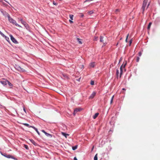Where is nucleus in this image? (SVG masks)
I'll return each instance as SVG.
<instances>
[{"mask_svg":"<svg viewBox=\"0 0 160 160\" xmlns=\"http://www.w3.org/2000/svg\"><path fill=\"white\" fill-rule=\"evenodd\" d=\"M119 11V9H117L116 10H115V12H117V11Z\"/></svg>","mask_w":160,"mask_h":160,"instance_id":"nucleus-45","label":"nucleus"},{"mask_svg":"<svg viewBox=\"0 0 160 160\" xmlns=\"http://www.w3.org/2000/svg\"><path fill=\"white\" fill-rule=\"evenodd\" d=\"M149 3L148 4V6H147V7L146 9H147V8H148V6H149Z\"/></svg>","mask_w":160,"mask_h":160,"instance_id":"nucleus-46","label":"nucleus"},{"mask_svg":"<svg viewBox=\"0 0 160 160\" xmlns=\"http://www.w3.org/2000/svg\"><path fill=\"white\" fill-rule=\"evenodd\" d=\"M114 97V96H113L112 97V98H111V102H110V103L111 104H112V102Z\"/></svg>","mask_w":160,"mask_h":160,"instance_id":"nucleus-26","label":"nucleus"},{"mask_svg":"<svg viewBox=\"0 0 160 160\" xmlns=\"http://www.w3.org/2000/svg\"><path fill=\"white\" fill-rule=\"evenodd\" d=\"M77 40L78 41V43L80 44H82V42L81 41V39H79L78 38H77Z\"/></svg>","mask_w":160,"mask_h":160,"instance_id":"nucleus-15","label":"nucleus"},{"mask_svg":"<svg viewBox=\"0 0 160 160\" xmlns=\"http://www.w3.org/2000/svg\"><path fill=\"white\" fill-rule=\"evenodd\" d=\"M24 147L27 150H28L29 149L28 146L26 145H24Z\"/></svg>","mask_w":160,"mask_h":160,"instance_id":"nucleus-25","label":"nucleus"},{"mask_svg":"<svg viewBox=\"0 0 160 160\" xmlns=\"http://www.w3.org/2000/svg\"><path fill=\"white\" fill-rule=\"evenodd\" d=\"M6 16L8 17V20L10 23H12V24L15 25L16 26L22 28V27L21 26H20L16 23V21L15 20H14L13 19L10 17L9 15L7 13L6 14Z\"/></svg>","mask_w":160,"mask_h":160,"instance_id":"nucleus-1","label":"nucleus"},{"mask_svg":"<svg viewBox=\"0 0 160 160\" xmlns=\"http://www.w3.org/2000/svg\"><path fill=\"white\" fill-rule=\"evenodd\" d=\"M122 90H126V89L125 88H122Z\"/></svg>","mask_w":160,"mask_h":160,"instance_id":"nucleus-48","label":"nucleus"},{"mask_svg":"<svg viewBox=\"0 0 160 160\" xmlns=\"http://www.w3.org/2000/svg\"><path fill=\"white\" fill-rule=\"evenodd\" d=\"M0 34L2 36H4V35L0 31Z\"/></svg>","mask_w":160,"mask_h":160,"instance_id":"nucleus-36","label":"nucleus"},{"mask_svg":"<svg viewBox=\"0 0 160 160\" xmlns=\"http://www.w3.org/2000/svg\"><path fill=\"white\" fill-rule=\"evenodd\" d=\"M69 17L71 20H72L73 19V15L70 14L69 15Z\"/></svg>","mask_w":160,"mask_h":160,"instance_id":"nucleus-21","label":"nucleus"},{"mask_svg":"<svg viewBox=\"0 0 160 160\" xmlns=\"http://www.w3.org/2000/svg\"><path fill=\"white\" fill-rule=\"evenodd\" d=\"M29 127H31V128H33L35 130H37V128H36L35 127H34V126H30Z\"/></svg>","mask_w":160,"mask_h":160,"instance_id":"nucleus-30","label":"nucleus"},{"mask_svg":"<svg viewBox=\"0 0 160 160\" xmlns=\"http://www.w3.org/2000/svg\"><path fill=\"white\" fill-rule=\"evenodd\" d=\"M129 36V34H128L127 36V37H126V40H125V41L127 42V40H128V37Z\"/></svg>","mask_w":160,"mask_h":160,"instance_id":"nucleus-32","label":"nucleus"},{"mask_svg":"<svg viewBox=\"0 0 160 160\" xmlns=\"http://www.w3.org/2000/svg\"><path fill=\"white\" fill-rule=\"evenodd\" d=\"M0 82L2 85H3L4 86H5L7 84L8 81L5 80L3 81H1Z\"/></svg>","mask_w":160,"mask_h":160,"instance_id":"nucleus-8","label":"nucleus"},{"mask_svg":"<svg viewBox=\"0 0 160 160\" xmlns=\"http://www.w3.org/2000/svg\"><path fill=\"white\" fill-rule=\"evenodd\" d=\"M90 66L91 67L93 68L95 66V63L92 62L90 64Z\"/></svg>","mask_w":160,"mask_h":160,"instance_id":"nucleus-16","label":"nucleus"},{"mask_svg":"<svg viewBox=\"0 0 160 160\" xmlns=\"http://www.w3.org/2000/svg\"><path fill=\"white\" fill-rule=\"evenodd\" d=\"M0 34L2 36H4V35L0 31Z\"/></svg>","mask_w":160,"mask_h":160,"instance_id":"nucleus-37","label":"nucleus"},{"mask_svg":"<svg viewBox=\"0 0 160 160\" xmlns=\"http://www.w3.org/2000/svg\"><path fill=\"white\" fill-rule=\"evenodd\" d=\"M23 110H24V112L26 113V110H25V108L24 107H23Z\"/></svg>","mask_w":160,"mask_h":160,"instance_id":"nucleus-43","label":"nucleus"},{"mask_svg":"<svg viewBox=\"0 0 160 160\" xmlns=\"http://www.w3.org/2000/svg\"><path fill=\"white\" fill-rule=\"evenodd\" d=\"M98 37H95L94 38V41H97L98 40Z\"/></svg>","mask_w":160,"mask_h":160,"instance_id":"nucleus-34","label":"nucleus"},{"mask_svg":"<svg viewBox=\"0 0 160 160\" xmlns=\"http://www.w3.org/2000/svg\"><path fill=\"white\" fill-rule=\"evenodd\" d=\"M96 94V92H93L89 97V99H92Z\"/></svg>","mask_w":160,"mask_h":160,"instance_id":"nucleus-7","label":"nucleus"},{"mask_svg":"<svg viewBox=\"0 0 160 160\" xmlns=\"http://www.w3.org/2000/svg\"><path fill=\"white\" fill-rule=\"evenodd\" d=\"M119 70H117V72H116V75H117V76H118V74H119Z\"/></svg>","mask_w":160,"mask_h":160,"instance_id":"nucleus-31","label":"nucleus"},{"mask_svg":"<svg viewBox=\"0 0 160 160\" xmlns=\"http://www.w3.org/2000/svg\"><path fill=\"white\" fill-rule=\"evenodd\" d=\"M74 160H78L77 158L76 157H75L74 158Z\"/></svg>","mask_w":160,"mask_h":160,"instance_id":"nucleus-44","label":"nucleus"},{"mask_svg":"<svg viewBox=\"0 0 160 160\" xmlns=\"http://www.w3.org/2000/svg\"><path fill=\"white\" fill-rule=\"evenodd\" d=\"M82 109L80 108H76L74 109L73 114L74 115H75L76 113H77L78 112H79L81 110H82Z\"/></svg>","mask_w":160,"mask_h":160,"instance_id":"nucleus-5","label":"nucleus"},{"mask_svg":"<svg viewBox=\"0 0 160 160\" xmlns=\"http://www.w3.org/2000/svg\"><path fill=\"white\" fill-rule=\"evenodd\" d=\"M152 22H150L149 23V24H148V30H149L150 28V27H151V26L152 25Z\"/></svg>","mask_w":160,"mask_h":160,"instance_id":"nucleus-18","label":"nucleus"},{"mask_svg":"<svg viewBox=\"0 0 160 160\" xmlns=\"http://www.w3.org/2000/svg\"><path fill=\"white\" fill-rule=\"evenodd\" d=\"M29 127H31V128H33L35 130H37V128H36L35 127H34V126H30Z\"/></svg>","mask_w":160,"mask_h":160,"instance_id":"nucleus-29","label":"nucleus"},{"mask_svg":"<svg viewBox=\"0 0 160 160\" xmlns=\"http://www.w3.org/2000/svg\"><path fill=\"white\" fill-rule=\"evenodd\" d=\"M94 160H98V154H96L94 157Z\"/></svg>","mask_w":160,"mask_h":160,"instance_id":"nucleus-19","label":"nucleus"},{"mask_svg":"<svg viewBox=\"0 0 160 160\" xmlns=\"http://www.w3.org/2000/svg\"><path fill=\"white\" fill-rule=\"evenodd\" d=\"M94 81H92V80L91 81V82H90V84L91 85H93L94 84Z\"/></svg>","mask_w":160,"mask_h":160,"instance_id":"nucleus-28","label":"nucleus"},{"mask_svg":"<svg viewBox=\"0 0 160 160\" xmlns=\"http://www.w3.org/2000/svg\"><path fill=\"white\" fill-rule=\"evenodd\" d=\"M142 54V52H140L139 53H138V56L140 57L141 56V55Z\"/></svg>","mask_w":160,"mask_h":160,"instance_id":"nucleus-35","label":"nucleus"},{"mask_svg":"<svg viewBox=\"0 0 160 160\" xmlns=\"http://www.w3.org/2000/svg\"><path fill=\"white\" fill-rule=\"evenodd\" d=\"M61 133H62V135H63V136H64L66 138H67V136L69 135L68 134H66L63 132H62Z\"/></svg>","mask_w":160,"mask_h":160,"instance_id":"nucleus-11","label":"nucleus"},{"mask_svg":"<svg viewBox=\"0 0 160 160\" xmlns=\"http://www.w3.org/2000/svg\"><path fill=\"white\" fill-rule=\"evenodd\" d=\"M30 140L33 145L36 146L37 145V143L33 139H30Z\"/></svg>","mask_w":160,"mask_h":160,"instance_id":"nucleus-10","label":"nucleus"},{"mask_svg":"<svg viewBox=\"0 0 160 160\" xmlns=\"http://www.w3.org/2000/svg\"><path fill=\"white\" fill-rule=\"evenodd\" d=\"M19 70L20 71H21L22 72H24L25 70L23 68H21L20 67H19Z\"/></svg>","mask_w":160,"mask_h":160,"instance_id":"nucleus-22","label":"nucleus"},{"mask_svg":"<svg viewBox=\"0 0 160 160\" xmlns=\"http://www.w3.org/2000/svg\"><path fill=\"white\" fill-rule=\"evenodd\" d=\"M69 22H70V23H72L73 22L71 20H69Z\"/></svg>","mask_w":160,"mask_h":160,"instance_id":"nucleus-40","label":"nucleus"},{"mask_svg":"<svg viewBox=\"0 0 160 160\" xmlns=\"http://www.w3.org/2000/svg\"><path fill=\"white\" fill-rule=\"evenodd\" d=\"M23 125H24L25 126L27 127H29L30 126L27 123H23Z\"/></svg>","mask_w":160,"mask_h":160,"instance_id":"nucleus-24","label":"nucleus"},{"mask_svg":"<svg viewBox=\"0 0 160 160\" xmlns=\"http://www.w3.org/2000/svg\"><path fill=\"white\" fill-rule=\"evenodd\" d=\"M136 62H139V59H140V58L138 57H136Z\"/></svg>","mask_w":160,"mask_h":160,"instance_id":"nucleus-20","label":"nucleus"},{"mask_svg":"<svg viewBox=\"0 0 160 160\" xmlns=\"http://www.w3.org/2000/svg\"><path fill=\"white\" fill-rule=\"evenodd\" d=\"M81 79V78H79L78 79V80L79 81H80V79Z\"/></svg>","mask_w":160,"mask_h":160,"instance_id":"nucleus-47","label":"nucleus"},{"mask_svg":"<svg viewBox=\"0 0 160 160\" xmlns=\"http://www.w3.org/2000/svg\"><path fill=\"white\" fill-rule=\"evenodd\" d=\"M20 21H21V23L23 25L26 22L25 21L23 20L22 19H21Z\"/></svg>","mask_w":160,"mask_h":160,"instance_id":"nucleus-17","label":"nucleus"},{"mask_svg":"<svg viewBox=\"0 0 160 160\" xmlns=\"http://www.w3.org/2000/svg\"><path fill=\"white\" fill-rule=\"evenodd\" d=\"M7 84H8L9 86H12V84L11 83H10L8 81V82H7Z\"/></svg>","mask_w":160,"mask_h":160,"instance_id":"nucleus-27","label":"nucleus"},{"mask_svg":"<svg viewBox=\"0 0 160 160\" xmlns=\"http://www.w3.org/2000/svg\"><path fill=\"white\" fill-rule=\"evenodd\" d=\"M105 39H104V38L103 37L100 36V42H102L104 44H106V42L104 41Z\"/></svg>","mask_w":160,"mask_h":160,"instance_id":"nucleus-6","label":"nucleus"},{"mask_svg":"<svg viewBox=\"0 0 160 160\" xmlns=\"http://www.w3.org/2000/svg\"><path fill=\"white\" fill-rule=\"evenodd\" d=\"M35 131L37 132V133H38V134L39 135H40V133L38 131V129H37V130H35Z\"/></svg>","mask_w":160,"mask_h":160,"instance_id":"nucleus-39","label":"nucleus"},{"mask_svg":"<svg viewBox=\"0 0 160 160\" xmlns=\"http://www.w3.org/2000/svg\"><path fill=\"white\" fill-rule=\"evenodd\" d=\"M53 3L55 5H56L57 4L56 3H55L54 1L53 2Z\"/></svg>","mask_w":160,"mask_h":160,"instance_id":"nucleus-42","label":"nucleus"},{"mask_svg":"<svg viewBox=\"0 0 160 160\" xmlns=\"http://www.w3.org/2000/svg\"><path fill=\"white\" fill-rule=\"evenodd\" d=\"M93 13V11H91L89 12V13L90 14H91Z\"/></svg>","mask_w":160,"mask_h":160,"instance_id":"nucleus-33","label":"nucleus"},{"mask_svg":"<svg viewBox=\"0 0 160 160\" xmlns=\"http://www.w3.org/2000/svg\"><path fill=\"white\" fill-rule=\"evenodd\" d=\"M132 40L131 39L129 41V46H130L131 44L132 43Z\"/></svg>","mask_w":160,"mask_h":160,"instance_id":"nucleus-38","label":"nucleus"},{"mask_svg":"<svg viewBox=\"0 0 160 160\" xmlns=\"http://www.w3.org/2000/svg\"><path fill=\"white\" fill-rule=\"evenodd\" d=\"M60 1H61V0H59Z\"/></svg>","mask_w":160,"mask_h":160,"instance_id":"nucleus-49","label":"nucleus"},{"mask_svg":"<svg viewBox=\"0 0 160 160\" xmlns=\"http://www.w3.org/2000/svg\"><path fill=\"white\" fill-rule=\"evenodd\" d=\"M3 37H4L5 38V39L8 42H9V38L7 37V36H5L4 35V36H3Z\"/></svg>","mask_w":160,"mask_h":160,"instance_id":"nucleus-14","label":"nucleus"},{"mask_svg":"<svg viewBox=\"0 0 160 160\" xmlns=\"http://www.w3.org/2000/svg\"><path fill=\"white\" fill-rule=\"evenodd\" d=\"M42 132H43L44 133H45V134L48 137V136H50L51 137H52V135H51L50 134H49L47 132H46L44 130H42Z\"/></svg>","mask_w":160,"mask_h":160,"instance_id":"nucleus-9","label":"nucleus"},{"mask_svg":"<svg viewBox=\"0 0 160 160\" xmlns=\"http://www.w3.org/2000/svg\"><path fill=\"white\" fill-rule=\"evenodd\" d=\"M148 1V0H144L142 6V13H143V12L145 10V8L146 6L147 2Z\"/></svg>","mask_w":160,"mask_h":160,"instance_id":"nucleus-3","label":"nucleus"},{"mask_svg":"<svg viewBox=\"0 0 160 160\" xmlns=\"http://www.w3.org/2000/svg\"><path fill=\"white\" fill-rule=\"evenodd\" d=\"M98 115H99V113H96L93 116V118L94 119L96 118L98 116Z\"/></svg>","mask_w":160,"mask_h":160,"instance_id":"nucleus-12","label":"nucleus"},{"mask_svg":"<svg viewBox=\"0 0 160 160\" xmlns=\"http://www.w3.org/2000/svg\"><path fill=\"white\" fill-rule=\"evenodd\" d=\"M77 148V146H76L72 147V149L73 150H75Z\"/></svg>","mask_w":160,"mask_h":160,"instance_id":"nucleus-23","label":"nucleus"},{"mask_svg":"<svg viewBox=\"0 0 160 160\" xmlns=\"http://www.w3.org/2000/svg\"><path fill=\"white\" fill-rule=\"evenodd\" d=\"M81 15L80 16V17L82 18L83 17V15L82 14V13H81Z\"/></svg>","mask_w":160,"mask_h":160,"instance_id":"nucleus-41","label":"nucleus"},{"mask_svg":"<svg viewBox=\"0 0 160 160\" xmlns=\"http://www.w3.org/2000/svg\"><path fill=\"white\" fill-rule=\"evenodd\" d=\"M127 61H125L123 64L121 66L120 68V77H121L123 72V69L124 68L125 66L127 65Z\"/></svg>","mask_w":160,"mask_h":160,"instance_id":"nucleus-2","label":"nucleus"},{"mask_svg":"<svg viewBox=\"0 0 160 160\" xmlns=\"http://www.w3.org/2000/svg\"><path fill=\"white\" fill-rule=\"evenodd\" d=\"M10 37L12 41L15 43H17L18 42L16 39L12 36V35H10Z\"/></svg>","mask_w":160,"mask_h":160,"instance_id":"nucleus-4","label":"nucleus"},{"mask_svg":"<svg viewBox=\"0 0 160 160\" xmlns=\"http://www.w3.org/2000/svg\"><path fill=\"white\" fill-rule=\"evenodd\" d=\"M23 25L27 29H28L29 28L28 25L26 22L23 24Z\"/></svg>","mask_w":160,"mask_h":160,"instance_id":"nucleus-13","label":"nucleus"}]
</instances>
